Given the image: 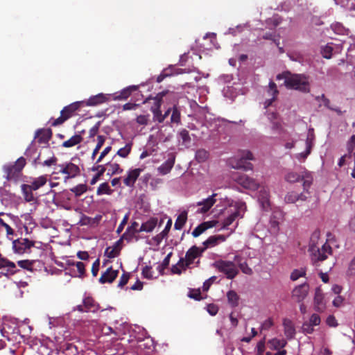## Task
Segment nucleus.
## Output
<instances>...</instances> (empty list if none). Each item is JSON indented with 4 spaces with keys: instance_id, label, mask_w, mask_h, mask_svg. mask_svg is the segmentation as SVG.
Listing matches in <instances>:
<instances>
[{
    "instance_id": "f257e3e1",
    "label": "nucleus",
    "mask_w": 355,
    "mask_h": 355,
    "mask_svg": "<svg viewBox=\"0 0 355 355\" xmlns=\"http://www.w3.org/2000/svg\"><path fill=\"white\" fill-rule=\"evenodd\" d=\"M277 80L284 79V85L288 89L299 90L302 92H309V84L305 77L300 74H292L288 71L277 76Z\"/></svg>"
},
{
    "instance_id": "f03ea898",
    "label": "nucleus",
    "mask_w": 355,
    "mask_h": 355,
    "mask_svg": "<svg viewBox=\"0 0 355 355\" xmlns=\"http://www.w3.org/2000/svg\"><path fill=\"white\" fill-rule=\"evenodd\" d=\"M26 164V159L20 157L14 164H5L3 171L8 181L17 182L21 176V171Z\"/></svg>"
},
{
    "instance_id": "7ed1b4c3",
    "label": "nucleus",
    "mask_w": 355,
    "mask_h": 355,
    "mask_svg": "<svg viewBox=\"0 0 355 355\" xmlns=\"http://www.w3.org/2000/svg\"><path fill=\"white\" fill-rule=\"evenodd\" d=\"M85 101H76L64 107L60 112V116L54 119L51 125L53 126H57L62 124L67 120L76 114V112L79 109L84 106Z\"/></svg>"
},
{
    "instance_id": "20e7f679",
    "label": "nucleus",
    "mask_w": 355,
    "mask_h": 355,
    "mask_svg": "<svg viewBox=\"0 0 355 355\" xmlns=\"http://www.w3.org/2000/svg\"><path fill=\"white\" fill-rule=\"evenodd\" d=\"M213 266L229 279H234L239 274V269L233 261L220 259L216 261Z\"/></svg>"
},
{
    "instance_id": "39448f33",
    "label": "nucleus",
    "mask_w": 355,
    "mask_h": 355,
    "mask_svg": "<svg viewBox=\"0 0 355 355\" xmlns=\"http://www.w3.org/2000/svg\"><path fill=\"white\" fill-rule=\"evenodd\" d=\"M232 179L246 189L256 191L260 187V184L256 179L244 173H234L232 175Z\"/></svg>"
},
{
    "instance_id": "423d86ee",
    "label": "nucleus",
    "mask_w": 355,
    "mask_h": 355,
    "mask_svg": "<svg viewBox=\"0 0 355 355\" xmlns=\"http://www.w3.org/2000/svg\"><path fill=\"white\" fill-rule=\"evenodd\" d=\"M167 96H173V93L168 90L162 91L152 98L154 101V105L151 107L150 110L153 114L154 121H157L158 123H162L164 121L160 108L163 102V98Z\"/></svg>"
},
{
    "instance_id": "0eeeda50",
    "label": "nucleus",
    "mask_w": 355,
    "mask_h": 355,
    "mask_svg": "<svg viewBox=\"0 0 355 355\" xmlns=\"http://www.w3.org/2000/svg\"><path fill=\"white\" fill-rule=\"evenodd\" d=\"M56 170L58 171L54 173L64 175V181L76 178L80 173L79 166L71 162L58 164L56 167Z\"/></svg>"
},
{
    "instance_id": "6e6552de",
    "label": "nucleus",
    "mask_w": 355,
    "mask_h": 355,
    "mask_svg": "<svg viewBox=\"0 0 355 355\" xmlns=\"http://www.w3.org/2000/svg\"><path fill=\"white\" fill-rule=\"evenodd\" d=\"M246 210V205L244 202H237L234 206V210L232 211L229 216L225 218L223 222V229H227L234 221L238 218H243V214Z\"/></svg>"
},
{
    "instance_id": "1a4fd4ad",
    "label": "nucleus",
    "mask_w": 355,
    "mask_h": 355,
    "mask_svg": "<svg viewBox=\"0 0 355 355\" xmlns=\"http://www.w3.org/2000/svg\"><path fill=\"white\" fill-rule=\"evenodd\" d=\"M309 251L311 254V260L315 264L318 261L325 260L327 258V254H331L332 249L329 244L324 243L321 248L315 245L311 246Z\"/></svg>"
},
{
    "instance_id": "9d476101",
    "label": "nucleus",
    "mask_w": 355,
    "mask_h": 355,
    "mask_svg": "<svg viewBox=\"0 0 355 355\" xmlns=\"http://www.w3.org/2000/svg\"><path fill=\"white\" fill-rule=\"evenodd\" d=\"M253 159V155L250 151H244L241 157L237 160L231 161L232 168L243 169L244 171L252 170V164L248 162Z\"/></svg>"
},
{
    "instance_id": "9b49d317",
    "label": "nucleus",
    "mask_w": 355,
    "mask_h": 355,
    "mask_svg": "<svg viewBox=\"0 0 355 355\" xmlns=\"http://www.w3.org/2000/svg\"><path fill=\"white\" fill-rule=\"evenodd\" d=\"M35 245V241H31L26 238H19L14 240L12 242V248L15 253L22 254L27 252L32 247Z\"/></svg>"
},
{
    "instance_id": "f8f14e48",
    "label": "nucleus",
    "mask_w": 355,
    "mask_h": 355,
    "mask_svg": "<svg viewBox=\"0 0 355 355\" xmlns=\"http://www.w3.org/2000/svg\"><path fill=\"white\" fill-rule=\"evenodd\" d=\"M141 232L139 231V223L133 221L129 225L125 232L122 234V239L125 240L128 243H130L132 241H138L139 236L137 235V233Z\"/></svg>"
},
{
    "instance_id": "ddd939ff",
    "label": "nucleus",
    "mask_w": 355,
    "mask_h": 355,
    "mask_svg": "<svg viewBox=\"0 0 355 355\" xmlns=\"http://www.w3.org/2000/svg\"><path fill=\"white\" fill-rule=\"evenodd\" d=\"M139 86L130 85L123 89L119 92H116L113 94H110L112 99L114 101H125L132 94V92L137 91Z\"/></svg>"
},
{
    "instance_id": "4468645a",
    "label": "nucleus",
    "mask_w": 355,
    "mask_h": 355,
    "mask_svg": "<svg viewBox=\"0 0 355 355\" xmlns=\"http://www.w3.org/2000/svg\"><path fill=\"white\" fill-rule=\"evenodd\" d=\"M217 193H213L207 198L204 199L202 201L198 202L196 205L200 207L197 211L199 214H205L210 210L213 205L216 203Z\"/></svg>"
},
{
    "instance_id": "2eb2a0df",
    "label": "nucleus",
    "mask_w": 355,
    "mask_h": 355,
    "mask_svg": "<svg viewBox=\"0 0 355 355\" xmlns=\"http://www.w3.org/2000/svg\"><path fill=\"white\" fill-rule=\"evenodd\" d=\"M314 309L315 311L322 313L326 309V303L322 290L317 288L315 291V296L313 299Z\"/></svg>"
},
{
    "instance_id": "dca6fc26",
    "label": "nucleus",
    "mask_w": 355,
    "mask_h": 355,
    "mask_svg": "<svg viewBox=\"0 0 355 355\" xmlns=\"http://www.w3.org/2000/svg\"><path fill=\"white\" fill-rule=\"evenodd\" d=\"M142 171L143 169L139 168L129 170L127 175L123 180L124 184L126 187L133 188Z\"/></svg>"
},
{
    "instance_id": "f3484780",
    "label": "nucleus",
    "mask_w": 355,
    "mask_h": 355,
    "mask_svg": "<svg viewBox=\"0 0 355 355\" xmlns=\"http://www.w3.org/2000/svg\"><path fill=\"white\" fill-rule=\"evenodd\" d=\"M309 286L308 284L304 283L298 286H296L293 292V297L296 300L297 302H302L308 295Z\"/></svg>"
},
{
    "instance_id": "a211bd4d",
    "label": "nucleus",
    "mask_w": 355,
    "mask_h": 355,
    "mask_svg": "<svg viewBox=\"0 0 355 355\" xmlns=\"http://www.w3.org/2000/svg\"><path fill=\"white\" fill-rule=\"evenodd\" d=\"M204 252V249L200 248L196 245H193L190 248L185 254V259L187 260V266H191L193 263L194 260L202 256Z\"/></svg>"
},
{
    "instance_id": "6ab92c4d",
    "label": "nucleus",
    "mask_w": 355,
    "mask_h": 355,
    "mask_svg": "<svg viewBox=\"0 0 355 355\" xmlns=\"http://www.w3.org/2000/svg\"><path fill=\"white\" fill-rule=\"evenodd\" d=\"M258 200L263 209L268 210L270 208V191L267 187H262L259 192Z\"/></svg>"
},
{
    "instance_id": "aec40b11",
    "label": "nucleus",
    "mask_w": 355,
    "mask_h": 355,
    "mask_svg": "<svg viewBox=\"0 0 355 355\" xmlns=\"http://www.w3.org/2000/svg\"><path fill=\"white\" fill-rule=\"evenodd\" d=\"M111 95L100 93L91 96L87 101H85L84 106H96L104 103L110 100Z\"/></svg>"
},
{
    "instance_id": "412c9836",
    "label": "nucleus",
    "mask_w": 355,
    "mask_h": 355,
    "mask_svg": "<svg viewBox=\"0 0 355 355\" xmlns=\"http://www.w3.org/2000/svg\"><path fill=\"white\" fill-rule=\"evenodd\" d=\"M122 237L114 243V245L112 247H107L105 250V255L110 259L115 258L118 257L120 254L123 241Z\"/></svg>"
},
{
    "instance_id": "4be33fe9",
    "label": "nucleus",
    "mask_w": 355,
    "mask_h": 355,
    "mask_svg": "<svg viewBox=\"0 0 355 355\" xmlns=\"http://www.w3.org/2000/svg\"><path fill=\"white\" fill-rule=\"evenodd\" d=\"M119 275L118 270H113L112 267H109L99 278L101 284L112 283Z\"/></svg>"
},
{
    "instance_id": "5701e85b",
    "label": "nucleus",
    "mask_w": 355,
    "mask_h": 355,
    "mask_svg": "<svg viewBox=\"0 0 355 355\" xmlns=\"http://www.w3.org/2000/svg\"><path fill=\"white\" fill-rule=\"evenodd\" d=\"M52 132L51 129H40L35 133V138L40 144H46L51 138Z\"/></svg>"
},
{
    "instance_id": "b1692460",
    "label": "nucleus",
    "mask_w": 355,
    "mask_h": 355,
    "mask_svg": "<svg viewBox=\"0 0 355 355\" xmlns=\"http://www.w3.org/2000/svg\"><path fill=\"white\" fill-rule=\"evenodd\" d=\"M226 240V236L224 235H214L209 236L206 241L203 242L204 251L209 248L217 245L218 243L224 242Z\"/></svg>"
},
{
    "instance_id": "393cba45",
    "label": "nucleus",
    "mask_w": 355,
    "mask_h": 355,
    "mask_svg": "<svg viewBox=\"0 0 355 355\" xmlns=\"http://www.w3.org/2000/svg\"><path fill=\"white\" fill-rule=\"evenodd\" d=\"M284 331L286 337L288 339H293L296 334L295 325L291 320L285 318L283 320Z\"/></svg>"
},
{
    "instance_id": "a878e982",
    "label": "nucleus",
    "mask_w": 355,
    "mask_h": 355,
    "mask_svg": "<svg viewBox=\"0 0 355 355\" xmlns=\"http://www.w3.org/2000/svg\"><path fill=\"white\" fill-rule=\"evenodd\" d=\"M169 156L168 159L158 168V171L162 175L168 173L174 166L175 157L173 153H171Z\"/></svg>"
},
{
    "instance_id": "bb28decb",
    "label": "nucleus",
    "mask_w": 355,
    "mask_h": 355,
    "mask_svg": "<svg viewBox=\"0 0 355 355\" xmlns=\"http://www.w3.org/2000/svg\"><path fill=\"white\" fill-rule=\"evenodd\" d=\"M301 180L303 181L302 186L304 191L309 194V189L313 183V176L311 173L304 169V171L302 172Z\"/></svg>"
},
{
    "instance_id": "cd10ccee",
    "label": "nucleus",
    "mask_w": 355,
    "mask_h": 355,
    "mask_svg": "<svg viewBox=\"0 0 355 355\" xmlns=\"http://www.w3.org/2000/svg\"><path fill=\"white\" fill-rule=\"evenodd\" d=\"M157 224V218H150L145 223H143L139 227V231L146 232H151L155 229Z\"/></svg>"
},
{
    "instance_id": "c85d7f7f",
    "label": "nucleus",
    "mask_w": 355,
    "mask_h": 355,
    "mask_svg": "<svg viewBox=\"0 0 355 355\" xmlns=\"http://www.w3.org/2000/svg\"><path fill=\"white\" fill-rule=\"evenodd\" d=\"M85 312H96L98 311L99 306L95 300L90 297H87L83 300Z\"/></svg>"
},
{
    "instance_id": "c756f323",
    "label": "nucleus",
    "mask_w": 355,
    "mask_h": 355,
    "mask_svg": "<svg viewBox=\"0 0 355 355\" xmlns=\"http://www.w3.org/2000/svg\"><path fill=\"white\" fill-rule=\"evenodd\" d=\"M101 215H96L94 218L84 216L82 217L80 223L81 225L96 226L101 221Z\"/></svg>"
},
{
    "instance_id": "7c9ffc66",
    "label": "nucleus",
    "mask_w": 355,
    "mask_h": 355,
    "mask_svg": "<svg viewBox=\"0 0 355 355\" xmlns=\"http://www.w3.org/2000/svg\"><path fill=\"white\" fill-rule=\"evenodd\" d=\"M213 227L212 222L207 221V222H203L200 223L199 225H198L192 232V236L193 237H198L200 234H202L203 232H205L209 228H211Z\"/></svg>"
},
{
    "instance_id": "2f4dec72",
    "label": "nucleus",
    "mask_w": 355,
    "mask_h": 355,
    "mask_svg": "<svg viewBox=\"0 0 355 355\" xmlns=\"http://www.w3.org/2000/svg\"><path fill=\"white\" fill-rule=\"evenodd\" d=\"M47 182V176L46 175H41L38 178H33L32 181L30 182V187H32V189L36 191L43 187Z\"/></svg>"
},
{
    "instance_id": "473e14b6",
    "label": "nucleus",
    "mask_w": 355,
    "mask_h": 355,
    "mask_svg": "<svg viewBox=\"0 0 355 355\" xmlns=\"http://www.w3.org/2000/svg\"><path fill=\"white\" fill-rule=\"evenodd\" d=\"M262 38L272 41L279 48V52L284 53L283 47L279 46V35H276L275 32H266L263 35Z\"/></svg>"
},
{
    "instance_id": "72a5a7b5",
    "label": "nucleus",
    "mask_w": 355,
    "mask_h": 355,
    "mask_svg": "<svg viewBox=\"0 0 355 355\" xmlns=\"http://www.w3.org/2000/svg\"><path fill=\"white\" fill-rule=\"evenodd\" d=\"M83 141V137L80 135H73L68 140L64 141L62 144V146L64 148H71L79 144H80Z\"/></svg>"
},
{
    "instance_id": "f704fd0d",
    "label": "nucleus",
    "mask_w": 355,
    "mask_h": 355,
    "mask_svg": "<svg viewBox=\"0 0 355 355\" xmlns=\"http://www.w3.org/2000/svg\"><path fill=\"white\" fill-rule=\"evenodd\" d=\"M21 191H22V193H23V195H24V199L26 201L31 202L35 200L34 196L33 193V191H34V189H32V187H30L29 184H23L21 186Z\"/></svg>"
},
{
    "instance_id": "c9c22d12",
    "label": "nucleus",
    "mask_w": 355,
    "mask_h": 355,
    "mask_svg": "<svg viewBox=\"0 0 355 355\" xmlns=\"http://www.w3.org/2000/svg\"><path fill=\"white\" fill-rule=\"evenodd\" d=\"M187 220V212L186 211H182L177 217L174 224V228L177 230L182 229Z\"/></svg>"
},
{
    "instance_id": "e433bc0d",
    "label": "nucleus",
    "mask_w": 355,
    "mask_h": 355,
    "mask_svg": "<svg viewBox=\"0 0 355 355\" xmlns=\"http://www.w3.org/2000/svg\"><path fill=\"white\" fill-rule=\"evenodd\" d=\"M106 169L107 170L108 175H113L114 174L121 173L123 169L120 168V166L117 163L108 162L106 164Z\"/></svg>"
},
{
    "instance_id": "4c0bfd02",
    "label": "nucleus",
    "mask_w": 355,
    "mask_h": 355,
    "mask_svg": "<svg viewBox=\"0 0 355 355\" xmlns=\"http://www.w3.org/2000/svg\"><path fill=\"white\" fill-rule=\"evenodd\" d=\"M227 297L231 306L236 307L239 305V296L234 291H228L227 293Z\"/></svg>"
},
{
    "instance_id": "58836bf2",
    "label": "nucleus",
    "mask_w": 355,
    "mask_h": 355,
    "mask_svg": "<svg viewBox=\"0 0 355 355\" xmlns=\"http://www.w3.org/2000/svg\"><path fill=\"white\" fill-rule=\"evenodd\" d=\"M302 173H297L294 171H288L284 177L286 182L290 183H295L301 181Z\"/></svg>"
},
{
    "instance_id": "ea45409f",
    "label": "nucleus",
    "mask_w": 355,
    "mask_h": 355,
    "mask_svg": "<svg viewBox=\"0 0 355 355\" xmlns=\"http://www.w3.org/2000/svg\"><path fill=\"white\" fill-rule=\"evenodd\" d=\"M93 171H96L97 173L94 176V178L91 180V184H94L96 182L98 178L103 175V173L106 171V168L103 165H97L96 166H94L92 168Z\"/></svg>"
},
{
    "instance_id": "a19ab883",
    "label": "nucleus",
    "mask_w": 355,
    "mask_h": 355,
    "mask_svg": "<svg viewBox=\"0 0 355 355\" xmlns=\"http://www.w3.org/2000/svg\"><path fill=\"white\" fill-rule=\"evenodd\" d=\"M87 186L85 184H80L71 188L70 191L75 194L76 197H79L87 191Z\"/></svg>"
},
{
    "instance_id": "79ce46f5",
    "label": "nucleus",
    "mask_w": 355,
    "mask_h": 355,
    "mask_svg": "<svg viewBox=\"0 0 355 355\" xmlns=\"http://www.w3.org/2000/svg\"><path fill=\"white\" fill-rule=\"evenodd\" d=\"M112 193V190L110 189L107 182H103L99 185L97 189L96 193L98 196L103 194L110 195Z\"/></svg>"
},
{
    "instance_id": "37998d69",
    "label": "nucleus",
    "mask_w": 355,
    "mask_h": 355,
    "mask_svg": "<svg viewBox=\"0 0 355 355\" xmlns=\"http://www.w3.org/2000/svg\"><path fill=\"white\" fill-rule=\"evenodd\" d=\"M179 137L182 141V144L184 146H187L191 143V137L189 133V131L186 129H182L179 133Z\"/></svg>"
},
{
    "instance_id": "c03bdc74",
    "label": "nucleus",
    "mask_w": 355,
    "mask_h": 355,
    "mask_svg": "<svg viewBox=\"0 0 355 355\" xmlns=\"http://www.w3.org/2000/svg\"><path fill=\"white\" fill-rule=\"evenodd\" d=\"M34 263H35V261H31V260L26 259V260L18 261L17 265L23 269L33 271V267Z\"/></svg>"
},
{
    "instance_id": "a18cd8bd",
    "label": "nucleus",
    "mask_w": 355,
    "mask_h": 355,
    "mask_svg": "<svg viewBox=\"0 0 355 355\" xmlns=\"http://www.w3.org/2000/svg\"><path fill=\"white\" fill-rule=\"evenodd\" d=\"M209 157V153L205 149H199L196 153V159L198 162H203Z\"/></svg>"
},
{
    "instance_id": "49530a36",
    "label": "nucleus",
    "mask_w": 355,
    "mask_h": 355,
    "mask_svg": "<svg viewBox=\"0 0 355 355\" xmlns=\"http://www.w3.org/2000/svg\"><path fill=\"white\" fill-rule=\"evenodd\" d=\"M132 148V144H127L123 148H120L117 153L116 155L125 158L128 156V155L130 153Z\"/></svg>"
},
{
    "instance_id": "de8ad7c7",
    "label": "nucleus",
    "mask_w": 355,
    "mask_h": 355,
    "mask_svg": "<svg viewBox=\"0 0 355 355\" xmlns=\"http://www.w3.org/2000/svg\"><path fill=\"white\" fill-rule=\"evenodd\" d=\"M306 150L303 153L297 154L296 155L297 159L304 160L306 159L307 156L311 153V141H309V139H307L306 141Z\"/></svg>"
},
{
    "instance_id": "09e8293b",
    "label": "nucleus",
    "mask_w": 355,
    "mask_h": 355,
    "mask_svg": "<svg viewBox=\"0 0 355 355\" xmlns=\"http://www.w3.org/2000/svg\"><path fill=\"white\" fill-rule=\"evenodd\" d=\"M333 47L331 44H328L323 46L321 49L322 56L326 59H330L332 57Z\"/></svg>"
},
{
    "instance_id": "8fccbe9b",
    "label": "nucleus",
    "mask_w": 355,
    "mask_h": 355,
    "mask_svg": "<svg viewBox=\"0 0 355 355\" xmlns=\"http://www.w3.org/2000/svg\"><path fill=\"white\" fill-rule=\"evenodd\" d=\"M171 121L175 123H179L180 122V112L175 105L173 107Z\"/></svg>"
},
{
    "instance_id": "3c124183",
    "label": "nucleus",
    "mask_w": 355,
    "mask_h": 355,
    "mask_svg": "<svg viewBox=\"0 0 355 355\" xmlns=\"http://www.w3.org/2000/svg\"><path fill=\"white\" fill-rule=\"evenodd\" d=\"M306 275V271L304 269L301 268L300 270L295 269L294 270L291 275V279L293 281H295L298 279L300 277H304Z\"/></svg>"
},
{
    "instance_id": "603ef678",
    "label": "nucleus",
    "mask_w": 355,
    "mask_h": 355,
    "mask_svg": "<svg viewBox=\"0 0 355 355\" xmlns=\"http://www.w3.org/2000/svg\"><path fill=\"white\" fill-rule=\"evenodd\" d=\"M284 200L286 203H295L297 201V193L291 191L286 193L284 197Z\"/></svg>"
},
{
    "instance_id": "864d4df0",
    "label": "nucleus",
    "mask_w": 355,
    "mask_h": 355,
    "mask_svg": "<svg viewBox=\"0 0 355 355\" xmlns=\"http://www.w3.org/2000/svg\"><path fill=\"white\" fill-rule=\"evenodd\" d=\"M302 331L304 334H311L314 331V328L308 321L304 322L302 326Z\"/></svg>"
},
{
    "instance_id": "5fc2aeb1",
    "label": "nucleus",
    "mask_w": 355,
    "mask_h": 355,
    "mask_svg": "<svg viewBox=\"0 0 355 355\" xmlns=\"http://www.w3.org/2000/svg\"><path fill=\"white\" fill-rule=\"evenodd\" d=\"M308 322L314 327L315 326H318L320 324L321 319L319 315L313 313Z\"/></svg>"
},
{
    "instance_id": "6e6d98bb",
    "label": "nucleus",
    "mask_w": 355,
    "mask_h": 355,
    "mask_svg": "<svg viewBox=\"0 0 355 355\" xmlns=\"http://www.w3.org/2000/svg\"><path fill=\"white\" fill-rule=\"evenodd\" d=\"M315 99L317 101H322L324 103V105L327 108V109H332V107L330 105V100L329 98H327L325 95L324 94H322V95L320 96H317L315 97Z\"/></svg>"
},
{
    "instance_id": "4d7b16f0",
    "label": "nucleus",
    "mask_w": 355,
    "mask_h": 355,
    "mask_svg": "<svg viewBox=\"0 0 355 355\" xmlns=\"http://www.w3.org/2000/svg\"><path fill=\"white\" fill-rule=\"evenodd\" d=\"M332 30L337 34H344L345 31V27L340 23H336L331 25Z\"/></svg>"
},
{
    "instance_id": "13d9d810",
    "label": "nucleus",
    "mask_w": 355,
    "mask_h": 355,
    "mask_svg": "<svg viewBox=\"0 0 355 355\" xmlns=\"http://www.w3.org/2000/svg\"><path fill=\"white\" fill-rule=\"evenodd\" d=\"M149 114L139 115L136 119V122L139 125H146L149 121Z\"/></svg>"
},
{
    "instance_id": "bf43d9fd",
    "label": "nucleus",
    "mask_w": 355,
    "mask_h": 355,
    "mask_svg": "<svg viewBox=\"0 0 355 355\" xmlns=\"http://www.w3.org/2000/svg\"><path fill=\"white\" fill-rule=\"evenodd\" d=\"M130 278V275L128 272H124L123 275L121 276L118 287L122 288L128 282Z\"/></svg>"
},
{
    "instance_id": "052dcab7",
    "label": "nucleus",
    "mask_w": 355,
    "mask_h": 355,
    "mask_svg": "<svg viewBox=\"0 0 355 355\" xmlns=\"http://www.w3.org/2000/svg\"><path fill=\"white\" fill-rule=\"evenodd\" d=\"M72 265H75L76 266L78 272L79 273L78 276L80 277H83L85 273V264L81 261H78L76 263H73Z\"/></svg>"
},
{
    "instance_id": "680f3d73",
    "label": "nucleus",
    "mask_w": 355,
    "mask_h": 355,
    "mask_svg": "<svg viewBox=\"0 0 355 355\" xmlns=\"http://www.w3.org/2000/svg\"><path fill=\"white\" fill-rule=\"evenodd\" d=\"M239 266L241 271L246 275H250L253 272L252 268L248 266L246 262L240 263Z\"/></svg>"
},
{
    "instance_id": "e2e57ef3",
    "label": "nucleus",
    "mask_w": 355,
    "mask_h": 355,
    "mask_svg": "<svg viewBox=\"0 0 355 355\" xmlns=\"http://www.w3.org/2000/svg\"><path fill=\"white\" fill-rule=\"evenodd\" d=\"M0 225L3 227L6 230L7 236L10 235H14L15 232L12 230V228L6 223L4 222V220L0 218Z\"/></svg>"
},
{
    "instance_id": "0e129e2a",
    "label": "nucleus",
    "mask_w": 355,
    "mask_h": 355,
    "mask_svg": "<svg viewBox=\"0 0 355 355\" xmlns=\"http://www.w3.org/2000/svg\"><path fill=\"white\" fill-rule=\"evenodd\" d=\"M142 275L145 278L152 279L153 277L152 268L150 266H145L142 270Z\"/></svg>"
},
{
    "instance_id": "69168bd1",
    "label": "nucleus",
    "mask_w": 355,
    "mask_h": 355,
    "mask_svg": "<svg viewBox=\"0 0 355 355\" xmlns=\"http://www.w3.org/2000/svg\"><path fill=\"white\" fill-rule=\"evenodd\" d=\"M207 311L211 315H216L218 311V307L214 304H209L207 306Z\"/></svg>"
},
{
    "instance_id": "338daca9",
    "label": "nucleus",
    "mask_w": 355,
    "mask_h": 355,
    "mask_svg": "<svg viewBox=\"0 0 355 355\" xmlns=\"http://www.w3.org/2000/svg\"><path fill=\"white\" fill-rule=\"evenodd\" d=\"M188 296L190 298L194 299L196 300H201V293L199 290H191L189 291Z\"/></svg>"
},
{
    "instance_id": "774afa93",
    "label": "nucleus",
    "mask_w": 355,
    "mask_h": 355,
    "mask_svg": "<svg viewBox=\"0 0 355 355\" xmlns=\"http://www.w3.org/2000/svg\"><path fill=\"white\" fill-rule=\"evenodd\" d=\"M347 275H355V257L350 261L347 270Z\"/></svg>"
}]
</instances>
